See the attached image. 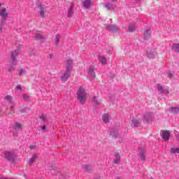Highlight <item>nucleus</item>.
<instances>
[{"label": "nucleus", "instance_id": "obj_9", "mask_svg": "<svg viewBox=\"0 0 179 179\" xmlns=\"http://www.w3.org/2000/svg\"><path fill=\"white\" fill-rule=\"evenodd\" d=\"M83 6L84 8H90L92 6V1L90 0H86L83 2Z\"/></svg>", "mask_w": 179, "mask_h": 179}, {"label": "nucleus", "instance_id": "obj_21", "mask_svg": "<svg viewBox=\"0 0 179 179\" xmlns=\"http://www.w3.org/2000/svg\"><path fill=\"white\" fill-rule=\"evenodd\" d=\"M140 159H141V160H145V152H140Z\"/></svg>", "mask_w": 179, "mask_h": 179}, {"label": "nucleus", "instance_id": "obj_29", "mask_svg": "<svg viewBox=\"0 0 179 179\" xmlns=\"http://www.w3.org/2000/svg\"><path fill=\"white\" fill-rule=\"evenodd\" d=\"M158 90H159V92H161L162 93H164V90L163 89V87H159L158 88Z\"/></svg>", "mask_w": 179, "mask_h": 179}, {"label": "nucleus", "instance_id": "obj_33", "mask_svg": "<svg viewBox=\"0 0 179 179\" xmlns=\"http://www.w3.org/2000/svg\"><path fill=\"white\" fill-rule=\"evenodd\" d=\"M11 111H15V106H11Z\"/></svg>", "mask_w": 179, "mask_h": 179}, {"label": "nucleus", "instance_id": "obj_34", "mask_svg": "<svg viewBox=\"0 0 179 179\" xmlns=\"http://www.w3.org/2000/svg\"><path fill=\"white\" fill-rule=\"evenodd\" d=\"M41 129L42 131H45V126L42 127Z\"/></svg>", "mask_w": 179, "mask_h": 179}, {"label": "nucleus", "instance_id": "obj_19", "mask_svg": "<svg viewBox=\"0 0 179 179\" xmlns=\"http://www.w3.org/2000/svg\"><path fill=\"white\" fill-rule=\"evenodd\" d=\"M72 65V60H67V71H69L71 66Z\"/></svg>", "mask_w": 179, "mask_h": 179}, {"label": "nucleus", "instance_id": "obj_25", "mask_svg": "<svg viewBox=\"0 0 179 179\" xmlns=\"http://www.w3.org/2000/svg\"><path fill=\"white\" fill-rule=\"evenodd\" d=\"M172 152L173 153H179V148H173Z\"/></svg>", "mask_w": 179, "mask_h": 179}, {"label": "nucleus", "instance_id": "obj_39", "mask_svg": "<svg viewBox=\"0 0 179 179\" xmlns=\"http://www.w3.org/2000/svg\"><path fill=\"white\" fill-rule=\"evenodd\" d=\"M112 1H117V0H112Z\"/></svg>", "mask_w": 179, "mask_h": 179}, {"label": "nucleus", "instance_id": "obj_2", "mask_svg": "<svg viewBox=\"0 0 179 179\" xmlns=\"http://www.w3.org/2000/svg\"><path fill=\"white\" fill-rule=\"evenodd\" d=\"M20 50H22V45H18L17 46V49L11 52V58L13 61H15V59H16V57H17L19 55V52H20Z\"/></svg>", "mask_w": 179, "mask_h": 179}, {"label": "nucleus", "instance_id": "obj_24", "mask_svg": "<svg viewBox=\"0 0 179 179\" xmlns=\"http://www.w3.org/2000/svg\"><path fill=\"white\" fill-rule=\"evenodd\" d=\"M15 90H17V92H22V85H19L16 86Z\"/></svg>", "mask_w": 179, "mask_h": 179}, {"label": "nucleus", "instance_id": "obj_6", "mask_svg": "<svg viewBox=\"0 0 179 179\" xmlns=\"http://www.w3.org/2000/svg\"><path fill=\"white\" fill-rule=\"evenodd\" d=\"M69 75H71V71L69 70H67L66 72H65L61 77L62 80H64L65 82L68 80L69 78Z\"/></svg>", "mask_w": 179, "mask_h": 179}, {"label": "nucleus", "instance_id": "obj_28", "mask_svg": "<svg viewBox=\"0 0 179 179\" xmlns=\"http://www.w3.org/2000/svg\"><path fill=\"white\" fill-rule=\"evenodd\" d=\"M85 169L87 171H89L92 170V166H85Z\"/></svg>", "mask_w": 179, "mask_h": 179}, {"label": "nucleus", "instance_id": "obj_7", "mask_svg": "<svg viewBox=\"0 0 179 179\" xmlns=\"http://www.w3.org/2000/svg\"><path fill=\"white\" fill-rule=\"evenodd\" d=\"M5 157L8 159V160H12L13 157H15V154L13 152H6Z\"/></svg>", "mask_w": 179, "mask_h": 179}, {"label": "nucleus", "instance_id": "obj_35", "mask_svg": "<svg viewBox=\"0 0 179 179\" xmlns=\"http://www.w3.org/2000/svg\"><path fill=\"white\" fill-rule=\"evenodd\" d=\"M3 29V28L2 27H0V33L2 31Z\"/></svg>", "mask_w": 179, "mask_h": 179}, {"label": "nucleus", "instance_id": "obj_5", "mask_svg": "<svg viewBox=\"0 0 179 179\" xmlns=\"http://www.w3.org/2000/svg\"><path fill=\"white\" fill-rule=\"evenodd\" d=\"M89 73L90 79H94V78H96V73H94V66H91L90 67Z\"/></svg>", "mask_w": 179, "mask_h": 179}, {"label": "nucleus", "instance_id": "obj_31", "mask_svg": "<svg viewBox=\"0 0 179 179\" xmlns=\"http://www.w3.org/2000/svg\"><path fill=\"white\" fill-rule=\"evenodd\" d=\"M23 73H24V70L20 71L19 75H23Z\"/></svg>", "mask_w": 179, "mask_h": 179}, {"label": "nucleus", "instance_id": "obj_1", "mask_svg": "<svg viewBox=\"0 0 179 179\" xmlns=\"http://www.w3.org/2000/svg\"><path fill=\"white\" fill-rule=\"evenodd\" d=\"M87 92L83 87H80L77 91V99L80 103H85L87 99Z\"/></svg>", "mask_w": 179, "mask_h": 179}, {"label": "nucleus", "instance_id": "obj_18", "mask_svg": "<svg viewBox=\"0 0 179 179\" xmlns=\"http://www.w3.org/2000/svg\"><path fill=\"white\" fill-rule=\"evenodd\" d=\"M59 38H61V36L57 35L55 37V45H58V44L59 43Z\"/></svg>", "mask_w": 179, "mask_h": 179}, {"label": "nucleus", "instance_id": "obj_23", "mask_svg": "<svg viewBox=\"0 0 179 179\" xmlns=\"http://www.w3.org/2000/svg\"><path fill=\"white\" fill-rule=\"evenodd\" d=\"M135 30H136L135 27H132V26L129 27V31H130L131 33H132V31H135Z\"/></svg>", "mask_w": 179, "mask_h": 179}, {"label": "nucleus", "instance_id": "obj_12", "mask_svg": "<svg viewBox=\"0 0 179 179\" xmlns=\"http://www.w3.org/2000/svg\"><path fill=\"white\" fill-rule=\"evenodd\" d=\"M108 30L112 33H115L118 30V28H117V26L115 25H110L108 27Z\"/></svg>", "mask_w": 179, "mask_h": 179}, {"label": "nucleus", "instance_id": "obj_15", "mask_svg": "<svg viewBox=\"0 0 179 179\" xmlns=\"http://www.w3.org/2000/svg\"><path fill=\"white\" fill-rule=\"evenodd\" d=\"M99 62L101 64H102V65H106L107 60L106 59V57L99 56Z\"/></svg>", "mask_w": 179, "mask_h": 179}, {"label": "nucleus", "instance_id": "obj_4", "mask_svg": "<svg viewBox=\"0 0 179 179\" xmlns=\"http://www.w3.org/2000/svg\"><path fill=\"white\" fill-rule=\"evenodd\" d=\"M161 136L164 141L168 142V141L170 139V131L168 130H164Z\"/></svg>", "mask_w": 179, "mask_h": 179}, {"label": "nucleus", "instance_id": "obj_38", "mask_svg": "<svg viewBox=\"0 0 179 179\" xmlns=\"http://www.w3.org/2000/svg\"><path fill=\"white\" fill-rule=\"evenodd\" d=\"M1 6H2V3H0V8H1Z\"/></svg>", "mask_w": 179, "mask_h": 179}, {"label": "nucleus", "instance_id": "obj_16", "mask_svg": "<svg viewBox=\"0 0 179 179\" xmlns=\"http://www.w3.org/2000/svg\"><path fill=\"white\" fill-rule=\"evenodd\" d=\"M38 156L37 155L34 154L32 157L29 160V164L31 166V164H33V163H34V160H36V159H37Z\"/></svg>", "mask_w": 179, "mask_h": 179}, {"label": "nucleus", "instance_id": "obj_13", "mask_svg": "<svg viewBox=\"0 0 179 179\" xmlns=\"http://www.w3.org/2000/svg\"><path fill=\"white\" fill-rule=\"evenodd\" d=\"M115 156L116 159L113 161L115 164H118L120 163V160H121V157L120 156V154L115 153Z\"/></svg>", "mask_w": 179, "mask_h": 179}, {"label": "nucleus", "instance_id": "obj_20", "mask_svg": "<svg viewBox=\"0 0 179 179\" xmlns=\"http://www.w3.org/2000/svg\"><path fill=\"white\" fill-rule=\"evenodd\" d=\"M6 100H7V101H8V103H12V96L7 95L5 97Z\"/></svg>", "mask_w": 179, "mask_h": 179}, {"label": "nucleus", "instance_id": "obj_37", "mask_svg": "<svg viewBox=\"0 0 179 179\" xmlns=\"http://www.w3.org/2000/svg\"><path fill=\"white\" fill-rule=\"evenodd\" d=\"M8 71L9 72H10L12 71V69H9Z\"/></svg>", "mask_w": 179, "mask_h": 179}, {"label": "nucleus", "instance_id": "obj_3", "mask_svg": "<svg viewBox=\"0 0 179 179\" xmlns=\"http://www.w3.org/2000/svg\"><path fill=\"white\" fill-rule=\"evenodd\" d=\"M0 16H1L3 20H6L8 19V10L6 7H2L0 10Z\"/></svg>", "mask_w": 179, "mask_h": 179}, {"label": "nucleus", "instance_id": "obj_27", "mask_svg": "<svg viewBox=\"0 0 179 179\" xmlns=\"http://www.w3.org/2000/svg\"><path fill=\"white\" fill-rule=\"evenodd\" d=\"M15 127L20 129L22 128V125H20L19 123H15Z\"/></svg>", "mask_w": 179, "mask_h": 179}, {"label": "nucleus", "instance_id": "obj_10", "mask_svg": "<svg viewBox=\"0 0 179 179\" xmlns=\"http://www.w3.org/2000/svg\"><path fill=\"white\" fill-rule=\"evenodd\" d=\"M35 38L38 41H43V40H44V36H43L41 34H36L35 36Z\"/></svg>", "mask_w": 179, "mask_h": 179}, {"label": "nucleus", "instance_id": "obj_30", "mask_svg": "<svg viewBox=\"0 0 179 179\" xmlns=\"http://www.w3.org/2000/svg\"><path fill=\"white\" fill-rule=\"evenodd\" d=\"M72 15V8H70V10L69 12V16H71Z\"/></svg>", "mask_w": 179, "mask_h": 179}, {"label": "nucleus", "instance_id": "obj_11", "mask_svg": "<svg viewBox=\"0 0 179 179\" xmlns=\"http://www.w3.org/2000/svg\"><path fill=\"white\" fill-rule=\"evenodd\" d=\"M102 120L105 123L108 122V121H110V115L108 113H106L103 115Z\"/></svg>", "mask_w": 179, "mask_h": 179}, {"label": "nucleus", "instance_id": "obj_26", "mask_svg": "<svg viewBox=\"0 0 179 179\" xmlns=\"http://www.w3.org/2000/svg\"><path fill=\"white\" fill-rule=\"evenodd\" d=\"M41 120H42V121H47V117H45V116H44V114H43L41 117H40Z\"/></svg>", "mask_w": 179, "mask_h": 179}, {"label": "nucleus", "instance_id": "obj_36", "mask_svg": "<svg viewBox=\"0 0 179 179\" xmlns=\"http://www.w3.org/2000/svg\"><path fill=\"white\" fill-rule=\"evenodd\" d=\"M0 179H8L6 178H0Z\"/></svg>", "mask_w": 179, "mask_h": 179}, {"label": "nucleus", "instance_id": "obj_22", "mask_svg": "<svg viewBox=\"0 0 179 179\" xmlns=\"http://www.w3.org/2000/svg\"><path fill=\"white\" fill-rule=\"evenodd\" d=\"M132 123L134 124V127H139V125H141V121H133Z\"/></svg>", "mask_w": 179, "mask_h": 179}, {"label": "nucleus", "instance_id": "obj_14", "mask_svg": "<svg viewBox=\"0 0 179 179\" xmlns=\"http://www.w3.org/2000/svg\"><path fill=\"white\" fill-rule=\"evenodd\" d=\"M92 101H93V103H94V104H96V105H99V104H100V103H101L100 99H99V97H97V96H94V97L92 99Z\"/></svg>", "mask_w": 179, "mask_h": 179}, {"label": "nucleus", "instance_id": "obj_8", "mask_svg": "<svg viewBox=\"0 0 179 179\" xmlns=\"http://www.w3.org/2000/svg\"><path fill=\"white\" fill-rule=\"evenodd\" d=\"M170 113H172L173 114H178L179 113V107H171L169 108Z\"/></svg>", "mask_w": 179, "mask_h": 179}, {"label": "nucleus", "instance_id": "obj_17", "mask_svg": "<svg viewBox=\"0 0 179 179\" xmlns=\"http://www.w3.org/2000/svg\"><path fill=\"white\" fill-rule=\"evenodd\" d=\"M39 13H40V15L41 16V17H45V15L44 13V8H43L42 7H40Z\"/></svg>", "mask_w": 179, "mask_h": 179}, {"label": "nucleus", "instance_id": "obj_32", "mask_svg": "<svg viewBox=\"0 0 179 179\" xmlns=\"http://www.w3.org/2000/svg\"><path fill=\"white\" fill-rule=\"evenodd\" d=\"M30 149H36V145H31Z\"/></svg>", "mask_w": 179, "mask_h": 179}]
</instances>
